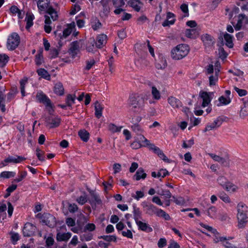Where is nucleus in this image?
Listing matches in <instances>:
<instances>
[{
  "label": "nucleus",
  "mask_w": 248,
  "mask_h": 248,
  "mask_svg": "<svg viewBox=\"0 0 248 248\" xmlns=\"http://www.w3.org/2000/svg\"><path fill=\"white\" fill-rule=\"evenodd\" d=\"M136 140L139 142H140L143 146L148 147L150 150H153L154 152L157 154L158 156L164 161L168 160L167 156L165 155L163 152L155 144L151 143L150 141L147 140L141 134L137 135Z\"/></svg>",
  "instance_id": "obj_1"
},
{
  "label": "nucleus",
  "mask_w": 248,
  "mask_h": 248,
  "mask_svg": "<svg viewBox=\"0 0 248 248\" xmlns=\"http://www.w3.org/2000/svg\"><path fill=\"white\" fill-rule=\"evenodd\" d=\"M189 46L186 44H180L173 48L171 56L173 59L179 60L185 57L189 53Z\"/></svg>",
  "instance_id": "obj_2"
},
{
  "label": "nucleus",
  "mask_w": 248,
  "mask_h": 248,
  "mask_svg": "<svg viewBox=\"0 0 248 248\" xmlns=\"http://www.w3.org/2000/svg\"><path fill=\"white\" fill-rule=\"evenodd\" d=\"M219 70L215 68L214 69V66L212 64L208 65L205 69V73L208 76L209 86L210 87L215 86L218 81V73Z\"/></svg>",
  "instance_id": "obj_3"
},
{
  "label": "nucleus",
  "mask_w": 248,
  "mask_h": 248,
  "mask_svg": "<svg viewBox=\"0 0 248 248\" xmlns=\"http://www.w3.org/2000/svg\"><path fill=\"white\" fill-rule=\"evenodd\" d=\"M37 216L40 218L42 223L48 226L49 227L53 228L56 224L55 217L48 213H44L42 215L38 214Z\"/></svg>",
  "instance_id": "obj_4"
},
{
  "label": "nucleus",
  "mask_w": 248,
  "mask_h": 248,
  "mask_svg": "<svg viewBox=\"0 0 248 248\" xmlns=\"http://www.w3.org/2000/svg\"><path fill=\"white\" fill-rule=\"evenodd\" d=\"M20 38L15 32L12 33L8 37L7 42V47L9 50L15 49L19 45Z\"/></svg>",
  "instance_id": "obj_5"
},
{
  "label": "nucleus",
  "mask_w": 248,
  "mask_h": 248,
  "mask_svg": "<svg viewBox=\"0 0 248 248\" xmlns=\"http://www.w3.org/2000/svg\"><path fill=\"white\" fill-rule=\"evenodd\" d=\"M76 25L74 22H72L70 24L67 25V28L63 30L62 32L58 33V31L55 32V34L56 36L60 37V39L66 38L68 37L72 32V31L75 29Z\"/></svg>",
  "instance_id": "obj_6"
},
{
  "label": "nucleus",
  "mask_w": 248,
  "mask_h": 248,
  "mask_svg": "<svg viewBox=\"0 0 248 248\" xmlns=\"http://www.w3.org/2000/svg\"><path fill=\"white\" fill-rule=\"evenodd\" d=\"M214 95L213 92H206L201 91L200 92L199 96L202 99V107L204 108L209 105Z\"/></svg>",
  "instance_id": "obj_7"
},
{
  "label": "nucleus",
  "mask_w": 248,
  "mask_h": 248,
  "mask_svg": "<svg viewBox=\"0 0 248 248\" xmlns=\"http://www.w3.org/2000/svg\"><path fill=\"white\" fill-rule=\"evenodd\" d=\"M81 46L82 43L80 41H74L70 44L69 53L73 58H75L79 52L80 48L81 47Z\"/></svg>",
  "instance_id": "obj_8"
},
{
  "label": "nucleus",
  "mask_w": 248,
  "mask_h": 248,
  "mask_svg": "<svg viewBox=\"0 0 248 248\" xmlns=\"http://www.w3.org/2000/svg\"><path fill=\"white\" fill-rule=\"evenodd\" d=\"M209 155L214 161L220 163L225 167H229L230 159L228 155L222 157L214 154H209Z\"/></svg>",
  "instance_id": "obj_9"
},
{
  "label": "nucleus",
  "mask_w": 248,
  "mask_h": 248,
  "mask_svg": "<svg viewBox=\"0 0 248 248\" xmlns=\"http://www.w3.org/2000/svg\"><path fill=\"white\" fill-rule=\"evenodd\" d=\"M143 103V98L138 95H133L129 98V104L133 108L140 107Z\"/></svg>",
  "instance_id": "obj_10"
},
{
  "label": "nucleus",
  "mask_w": 248,
  "mask_h": 248,
  "mask_svg": "<svg viewBox=\"0 0 248 248\" xmlns=\"http://www.w3.org/2000/svg\"><path fill=\"white\" fill-rule=\"evenodd\" d=\"M36 230L35 226L29 222L26 223L23 229V235L25 236H31L34 233Z\"/></svg>",
  "instance_id": "obj_11"
},
{
  "label": "nucleus",
  "mask_w": 248,
  "mask_h": 248,
  "mask_svg": "<svg viewBox=\"0 0 248 248\" xmlns=\"http://www.w3.org/2000/svg\"><path fill=\"white\" fill-rule=\"evenodd\" d=\"M61 123V119L54 116L48 117L46 120V125L50 128L58 127Z\"/></svg>",
  "instance_id": "obj_12"
},
{
  "label": "nucleus",
  "mask_w": 248,
  "mask_h": 248,
  "mask_svg": "<svg viewBox=\"0 0 248 248\" xmlns=\"http://www.w3.org/2000/svg\"><path fill=\"white\" fill-rule=\"evenodd\" d=\"M38 11L40 14L43 12H46L48 9L51 6H50L49 0H38L37 2Z\"/></svg>",
  "instance_id": "obj_13"
},
{
  "label": "nucleus",
  "mask_w": 248,
  "mask_h": 248,
  "mask_svg": "<svg viewBox=\"0 0 248 248\" xmlns=\"http://www.w3.org/2000/svg\"><path fill=\"white\" fill-rule=\"evenodd\" d=\"M107 36L104 34L98 35L96 38L95 46L98 48H102L107 43Z\"/></svg>",
  "instance_id": "obj_14"
},
{
  "label": "nucleus",
  "mask_w": 248,
  "mask_h": 248,
  "mask_svg": "<svg viewBox=\"0 0 248 248\" xmlns=\"http://www.w3.org/2000/svg\"><path fill=\"white\" fill-rule=\"evenodd\" d=\"M237 218L238 220V228L239 229L244 228L248 222L247 214H237Z\"/></svg>",
  "instance_id": "obj_15"
},
{
  "label": "nucleus",
  "mask_w": 248,
  "mask_h": 248,
  "mask_svg": "<svg viewBox=\"0 0 248 248\" xmlns=\"http://www.w3.org/2000/svg\"><path fill=\"white\" fill-rule=\"evenodd\" d=\"M36 98L38 101L44 104L46 106H51L50 100L43 92H38L36 95Z\"/></svg>",
  "instance_id": "obj_16"
},
{
  "label": "nucleus",
  "mask_w": 248,
  "mask_h": 248,
  "mask_svg": "<svg viewBox=\"0 0 248 248\" xmlns=\"http://www.w3.org/2000/svg\"><path fill=\"white\" fill-rule=\"evenodd\" d=\"M167 100L168 103L174 108H179L182 106L181 101L175 97L170 96Z\"/></svg>",
  "instance_id": "obj_17"
},
{
  "label": "nucleus",
  "mask_w": 248,
  "mask_h": 248,
  "mask_svg": "<svg viewBox=\"0 0 248 248\" xmlns=\"http://www.w3.org/2000/svg\"><path fill=\"white\" fill-rule=\"evenodd\" d=\"M174 17L175 16L173 13L168 12L167 13V19L162 23V26L167 27L174 24L176 20Z\"/></svg>",
  "instance_id": "obj_18"
},
{
  "label": "nucleus",
  "mask_w": 248,
  "mask_h": 248,
  "mask_svg": "<svg viewBox=\"0 0 248 248\" xmlns=\"http://www.w3.org/2000/svg\"><path fill=\"white\" fill-rule=\"evenodd\" d=\"M113 5L116 9L114 11L116 15L120 14L123 9L122 8L124 6L125 3L124 0H113Z\"/></svg>",
  "instance_id": "obj_19"
},
{
  "label": "nucleus",
  "mask_w": 248,
  "mask_h": 248,
  "mask_svg": "<svg viewBox=\"0 0 248 248\" xmlns=\"http://www.w3.org/2000/svg\"><path fill=\"white\" fill-rule=\"evenodd\" d=\"M26 158L22 157L21 156L16 155V156H9L6 159L4 160V162L6 163H18L22 162L23 160H25Z\"/></svg>",
  "instance_id": "obj_20"
},
{
  "label": "nucleus",
  "mask_w": 248,
  "mask_h": 248,
  "mask_svg": "<svg viewBox=\"0 0 248 248\" xmlns=\"http://www.w3.org/2000/svg\"><path fill=\"white\" fill-rule=\"evenodd\" d=\"M147 44L146 45L145 43L143 44H137L135 46V48H137V49L139 48H143L144 50L145 49H146L147 47L148 48L149 51L150 52V54L153 57H155V53H154V50L153 48L150 45V43L149 41H147Z\"/></svg>",
  "instance_id": "obj_21"
},
{
  "label": "nucleus",
  "mask_w": 248,
  "mask_h": 248,
  "mask_svg": "<svg viewBox=\"0 0 248 248\" xmlns=\"http://www.w3.org/2000/svg\"><path fill=\"white\" fill-rule=\"evenodd\" d=\"M128 3L137 12H139L143 5L140 0H129Z\"/></svg>",
  "instance_id": "obj_22"
},
{
  "label": "nucleus",
  "mask_w": 248,
  "mask_h": 248,
  "mask_svg": "<svg viewBox=\"0 0 248 248\" xmlns=\"http://www.w3.org/2000/svg\"><path fill=\"white\" fill-rule=\"evenodd\" d=\"M136 223L139 228L143 231L147 232H151L153 231L152 228L145 222H142L140 220L139 221H137Z\"/></svg>",
  "instance_id": "obj_23"
},
{
  "label": "nucleus",
  "mask_w": 248,
  "mask_h": 248,
  "mask_svg": "<svg viewBox=\"0 0 248 248\" xmlns=\"http://www.w3.org/2000/svg\"><path fill=\"white\" fill-rule=\"evenodd\" d=\"M71 237L70 232L61 233L58 232L56 236V239L58 241H66Z\"/></svg>",
  "instance_id": "obj_24"
},
{
  "label": "nucleus",
  "mask_w": 248,
  "mask_h": 248,
  "mask_svg": "<svg viewBox=\"0 0 248 248\" xmlns=\"http://www.w3.org/2000/svg\"><path fill=\"white\" fill-rule=\"evenodd\" d=\"M54 92L58 95H62L64 94V88L62 83L58 82L54 85Z\"/></svg>",
  "instance_id": "obj_25"
},
{
  "label": "nucleus",
  "mask_w": 248,
  "mask_h": 248,
  "mask_svg": "<svg viewBox=\"0 0 248 248\" xmlns=\"http://www.w3.org/2000/svg\"><path fill=\"white\" fill-rule=\"evenodd\" d=\"M34 18V15L31 13H27L25 18L26 21V28L29 30L33 25V20Z\"/></svg>",
  "instance_id": "obj_26"
},
{
  "label": "nucleus",
  "mask_w": 248,
  "mask_h": 248,
  "mask_svg": "<svg viewBox=\"0 0 248 248\" xmlns=\"http://www.w3.org/2000/svg\"><path fill=\"white\" fill-rule=\"evenodd\" d=\"M206 214L210 217L215 219L217 217V209L215 206H211L207 210Z\"/></svg>",
  "instance_id": "obj_27"
},
{
  "label": "nucleus",
  "mask_w": 248,
  "mask_h": 248,
  "mask_svg": "<svg viewBox=\"0 0 248 248\" xmlns=\"http://www.w3.org/2000/svg\"><path fill=\"white\" fill-rule=\"evenodd\" d=\"M201 39L205 45L209 46L214 43L213 37L208 34H203L201 37Z\"/></svg>",
  "instance_id": "obj_28"
},
{
  "label": "nucleus",
  "mask_w": 248,
  "mask_h": 248,
  "mask_svg": "<svg viewBox=\"0 0 248 248\" xmlns=\"http://www.w3.org/2000/svg\"><path fill=\"white\" fill-rule=\"evenodd\" d=\"M224 189L228 192H235L238 189V187L232 183L228 181Z\"/></svg>",
  "instance_id": "obj_29"
},
{
  "label": "nucleus",
  "mask_w": 248,
  "mask_h": 248,
  "mask_svg": "<svg viewBox=\"0 0 248 248\" xmlns=\"http://www.w3.org/2000/svg\"><path fill=\"white\" fill-rule=\"evenodd\" d=\"M218 100L219 103L217 105V106L227 105L231 102V99L229 96H221L218 98Z\"/></svg>",
  "instance_id": "obj_30"
},
{
  "label": "nucleus",
  "mask_w": 248,
  "mask_h": 248,
  "mask_svg": "<svg viewBox=\"0 0 248 248\" xmlns=\"http://www.w3.org/2000/svg\"><path fill=\"white\" fill-rule=\"evenodd\" d=\"M95 108V115L97 118H100L102 116L103 107L98 102H96L94 104Z\"/></svg>",
  "instance_id": "obj_31"
},
{
  "label": "nucleus",
  "mask_w": 248,
  "mask_h": 248,
  "mask_svg": "<svg viewBox=\"0 0 248 248\" xmlns=\"http://www.w3.org/2000/svg\"><path fill=\"white\" fill-rule=\"evenodd\" d=\"M224 38L226 42V45L229 48H232L233 46L232 36L227 33H225L224 34Z\"/></svg>",
  "instance_id": "obj_32"
},
{
  "label": "nucleus",
  "mask_w": 248,
  "mask_h": 248,
  "mask_svg": "<svg viewBox=\"0 0 248 248\" xmlns=\"http://www.w3.org/2000/svg\"><path fill=\"white\" fill-rule=\"evenodd\" d=\"M45 26H44V30L46 33H50L51 31V27L50 25L51 24V21L50 19V17L48 16L45 15Z\"/></svg>",
  "instance_id": "obj_33"
},
{
  "label": "nucleus",
  "mask_w": 248,
  "mask_h": 248,
  "mask_svg": "<svg viewBox=\"0 0 248 248\" xmlns=\"http://www.w3.org/2000/svg\"><path fill=\"white\" fill-rule=\"evenodd\" d=\"M146 177V174L144 172V171L142 169L140 168L136 174L134 176V178L137 180L139 181L141 179H144Z\"/></svg>",
  "instance_id": "obj_34"
},
{
  "label": "nucleus",
  "mask_w": 248,
  "mask_h": 248,
  "mask_svg": "<svg viewBox=\"0 0 248 248\" xmlns=\"http://www.w3.org/2000/svg\"><path fill=\"white\" fill-rule=\"evenodd\" d=\"M198 32L195 29H187L185 31V35L190 38H195L198 35Z\"/></svg>",
  "instance_id": "obj_35"
},
{
  "label": "nucleus",
  "mask_w": 248,
  "mask_h": 248,
  "mask_svg": "<svg viewBox=\"0 0 248 248\" xmlns=\"http://www.w3.org/2000/svg\"><path fill=\"white\" fill-rule=\"evenodd\" d=\"M237 214H247L248 211V207L245 204L240 202L239 204H238L237 206Z\"/></svg>",
  "instance_id": "obj_36"
},
{
  "label": "nucleus",
  "mask_w": 248,
  "mask_h": 248,
  "mask_svg": "<svg viewBox=\"0 0 248 248\" xmlns=\"http://www.w3.org/2000/svg\"><path fill=\"white\" fill-rule=\"evenodd\" d=\"M46 13L50 15L51 19L53 21L57 20L58 18V15L57 12L51 6L48 9Z\"/></svg>",
  "instance_id": "obj_37"
},
{
  "label": "nucleus",
  "mask_w": 248,
  "mask_h": 248,
  "mask_svg": "<svg viewBox=\"0 0 248 248\" xmlns=\"http://www.w3.org/2000/svg\"><path fill=\"white\" fill-rule=\"evenodd\" d=\"M78 134L83 141L86 142L89 139V133L86 130L84 129L81 130L78 132Z\"/></svg>",
  "instance_id": "obj_38"
},
{
  "label": "nucleus",
  "mask_w": 248,
  "mask_h": 248,
  "mask_svg": "<svg viewBox=\"0 0 248 248\" xmlns=\"http://www.w3.org/2000/svg\"><path fill=\"white\" fill-rule=\"evenodd\" d=\"M37 72L38 74L42 78H44L47 80H49L50 78V76L48 74V72L43 68H40L37 70Z\"/></svg>",
  "instance_id": "obj_39"
},
{
  "label": "nucleus",
  "mask_w": 248,
  "mask_h": 248,
  "mask_svg": "<svg viewBox=\"0 0 248 248\" xmlns=\"http://www.w3.org/2000/svg\"><path fill=\"white\" fill-rule=\"evenodd\" d=\"M35 62L37 65L40 66L44 63V57L42 54V51H40L35 55Z\"/></svg>",
  "instance_id": "obj_40"
},
{
  "label": "nucleus",
  "mask_w": 248,
  "mask_h": 248,
  "mask_svg": "<svg viewBox=\"0 0 248 248\" xmlns=\"http://www.w3.org/2000/svg\"><path fill=\"white\" fill-rule=\"evenodd\" d=\"M248 21V18L247 17L243 15H241L238 16V20L237 21V23L236 25V28L237 30H239L240 27L243 25L244 22H247Z\"/></svg>",
  "instance_id": "obj_41"
},
{
  "label": "nucleus",
  "mask_w": 248,
  "mask_h": 248,
  "mask_svg": "<svg viewBox=\"0 0 248 248\" xmlns=\"http://www.w3.org/2000/svg\"><path fill=\"white\" fill-rule=\"evenodd\" d=\"M244 107L241 108L240 111V116L242 118H245L248 115V102H244Z\"/></svg>",
  "instance_id": "obj_42"
},
{
  "label": "nucleus",
  "mask_w": 248,
  "mask_h": 248,
  "mask_svg": "<svg viewBox=\"0 0 248 248\" xmlns=\"http://www.w3.org/2000/svg\"><path fill=\"white\" fill-rule=\"evenodd\" d=\"M151 93L153 98L155 100H159L161 98L160 93L155 86H152L151 88Z\"/></svg>",
  "instance_id": "obj_43"
},
{
  "label": "nucleus",
  "mask_w": 248,
  "mask_h": 248,
  "mask_svg": "<svg viewBox=\"0 0 248 248\" xmlns=\"http://www.w3.org/2000/svg\"><path fill=\"white\" fill-rule=\"evenodd\" d=\"M91 25L93 29L96 31L101 28V23L96 18H94L92 19Z\"/></svg>",
  "instance_id": "obj_44"
},
{
  "label": "nucleus",
  "mask_w": 248,
  "mask_h": 248,
  "mask_svg": "<svg viewBox=\"0 0 248 248\" xmlns=\"http://www.w3.org/2000/svg\"><path fill=\"white\" fill-rule=\"evenodd\" d=\"M131 129L133 132L137 134V135L141 134L144 132L143 129L139 124H133L131 126Z\"/></svg>",
  "instance_id": "obj_45"
},
{
  "label": "nucleus",
  "mask_w": 248,
  "mask_h": 248,
  "mask_svg": "<svg viewBox=\"0 0 248 248\" xmlns=\"http://www.w3.org/2000/svg\"><path fill=\"white\" fill-rule=\"evenodd\" d=\"M147 213L150 215L155 214L158 208L152 204H149L145 206Z\"/></svg>",
  "instance_id": "obj_46"
},
{
  "label": "nucleus",
  "mask_w": 248,
  "mask_h": 248,
  "mask_svg": "<svg viewBox=\"0 0 248 248\" xmlns=\"http://www.w3.org/2000/svg\"><path fill=\"white\" fill-rule=\"evenodd\" d=\"M218 197L222 201L225 203H230L231 202V200L229 196L224 192L219 193L218 194Z\"/></svg>",
  "instance_id": "obj_47"
},
{
  "label": "nucleus",
  "mask_w": 248,
  "mask_h": 248,
  "mask_svg": "<svg viewBox=\"0 0 248 248\" xmlns=\"http://www.w3.org/2000/svg\"><path fill=\"white\" fill-rule=\"evenodd\" d=\"M16 173L14 171H5L0 174V177L8 179L11 177H14Z\"/></svg>",
  "instance_id": "obj_48"
},
{
  "label": "nucleus",
  "mask_w": 248,
  "mask_h": 248,
  "mask_svg": "<svg viewBox=\"0 0 248 248\" xmlns=\"http://www.w3.org/2000/svg\"><path fill=\"white\" fill-rule=\"evenodd\" d=\"M122 128V126L118 127V126H116V125L112 124H110L108 125V130L113 133L120 132Z\"/></svg>",
  "instance_id": "obj_49"
},
{
  "label": "nucleus",
  "mask_w": 248,
  "mask_h": 248,
  "mask_svg": "<svg viewBox=\"0 0 248 248\" xmlns=\"http://www.w3.org/2000/svg\"><path fill=\"white\" fill-rule=\"evenodd\" d=\"M94 40L89 41L86 45V50L89 52L93 53L95 49Z\"/></svg>",
  "instance_id": "obj_50"
},
{
  "label": "nucleus",
  "mask_w": 248,
  "mask_h": 248,
  "mask_svg": "<svg viewBox=\"0 0 248 248\" xmlns=\"http://www.w3.org/2000/svg\"><path fill=\"white\" fill-rule=\"evenodd\" d=\"M228 180L224 176H219L217 179V183L221 186L223 188L226 186L227 182H228Z\"/></svg>",
  "instance_id": "obj_51"
},
{
  "label": "nucleus",
  "mask_w": 248,
  "mask_h": 248,
  "mask_svg": "<svg viewBox=\"0 0 248 248\" xmlns=\"http://www.w3.org/2000/svg\"><path fill=\"white\" fill-rule=\"evenodd\" d=\"M9 61V57L6 54H0V67L4 66Z\"/></svg>",
  "instance_id": "obj_52"
},
{
  "label": "nucleus",
  "mask_w": 248,
  "mask_h": 248,
  "mask_svg": "<svg viewBox=\"0 0 248 248\" xmlns=\"http://www.w3.org/2000/svg\"><path fill=\"white\" fill-rule=\"evenodd\" d=\"M27 82H28L27 78H24L20 82V90H21V93L22 96H24L25 95V87L26 84L27 83Z\"/></svg>",
  "instance_id": "obj_53"
},
{
  "label": "nucleus",
  "mask_w": 248,
  "mask_h": 248,
  "mask_svg": "<svg viewBox=\"0 0 248 248\" xmlns=\"http://www.w3.org/2000/svg\"><path fill=\"white\" fill-rule=\"evenodd\" d=\"M161 196H163L165 199H169L171 196V193L168 190H162L158 192Z\"/></svg>",
  "instance_id": "obj_54"
},
{
  "label": "nucleus",
  "mask_w": 248,
  "mask_h": 248,
  "mask_svg": "<svg viewBox=\"0 0 248 248\" xmlns=\"http://www.w3.org/2000/svg\"><path fill=\"white\" fill-rule=\"evenodd\" d=\"M75 95L69 94L67 96V103L69 106H71L75 103L76 99Z\"/></svg>",
  "instance_id": "obj_55"
},
{
  "label": "nucleus",
  "mask_w": 248,
  "mask_h": 248,
  "mask_svg": "<svg viewBox=\"0 0 248 248\" xmlns=\"http://www.w3.org/2000/svg\"><path fill=\"white\" fill-rule=\"evenodd\" d=\"M44 154V152L39 148L36 149V154L39 160L41 161L45 160Z\"/></svg>",
  "instance_id": "obj_56"
},
{
  "label": "nucleus",
  "mask_w": 248,
  "mask_h": 248,
  "mask_svg": "<svg viewBox=\"0 0 248 248\" xmlns=\"http://www.w3.org/2000/svg\"><path fill=\"white\" fill-rule=\"evenodd\" d=\"M27 175V172L25 171H21L19 173V175L18 178L14 179V182L16 183H18L21 181L24 178H25Z\"/></svg>",
  "instance_id": "obj_57"
},
{
  "label": "nucleus",
  "mask_w": 248,
  "mask_h": 248,
  "mask_svg": "<svg viewBox=\"0 0 248 248\" xmlns=\"http://www.w3.org/2000/svg\"><path fill=\"white\" fill-rule=\"evenodd\" d=\"M234 90L240 96H245L248 93V92L246 90L240 89L236 86L234 87Z\"/></svg>",
  "instance_id": "obj_58"
},
{
  "label": "nucleus",
  "mask_w": 248,
  "mask_h": 248,
  "mask_svg": "<svg viewBox=\"0 0 248 248\" xmlns=\"http://www.w3.org/2000/svg\"><path fill=\"white\" fill-rule=\"evenodd\" d=\"M134 218L136 222L137 221L140 220V219L141 218V212L140 211L139 209L135 208L134 210Z\"/></svg>",
  "instance_id": "obj_59"
},
{
  "label": "nucleus",
  "mask_w": 248,
  "mask_h": 248,
  "mask_svg": "<svg viewBox=\"0 0 248 248\" xmlns=\"http://www.w3.org/2000/svg\"><path fill=\"white\" fill-rule=\"evenodd\" d=\"M86 63V65L85 67V69L88 71L95 64V62L94 59H91L87 61Z\"/></svg>",
  "instance_id": "obj_60"
},
{
  "label": "nucleus",
  "mask_w": 248,
  "mask_h": 248,
  "mask_svg": "<svg viewBox=\"0 0 248 248\" xmlns=\"http://www.w3.org/2000/svg\"><path fill=\"white\" fill-rule=\"evenodd\" d=\"M194 140L191 139L188 140L187 142L184 141L182 147L184 148H190L194 144Z\"/></svg>",
  "instance_id": "obj_61"
},
{
  "label": "nucleus",
  "mask_w": 248,
  "mask_h": 248,
  "mask_svg": "<svg viewBox=\"0 0 248 248\" xmlns=\"http://www.w3.org/2000/svg\"><path fill=\"white\" fill-rule=\"evenodd\" d=\"M45 239H46V244L47 247H50L54 244V240L52 236H48V237H46V236L44 237Z\"/></svg>",
  "instance_id": "obj_62"
},
{
  "label": "nucleus",
  "mask_w": 248,
  "mask_h": 248,
  "mask_svg": "<svg viewBox=\"0 0 248 248\" xmlns=\"http://www.w3.org/2000/svg\"><path fill=\"white\" fill-rule=\"evenodd\" d=\"M144 196V193L141 191H137L135 194L132 195V197L137 200H139L140 199L143 198Z\"/></svg>",
  "instance_id": "obj_63"
},
{
  "label": "nucleus",
  "mask_w": 248,
  "mask_h": 248,
  "mask_svg": "<svg viewBox=\"0 0 248 248\" xmlns=\"http://www.w3.org/2000/svg\"><path fill=\"white\" fill-rule=\"evenodd\" d=\"M77 202L83 205L87 202V198L86 195L80 196L77 200Z\"/></svg>",
  "instance_id": "obj_64"
}]
</instances>
